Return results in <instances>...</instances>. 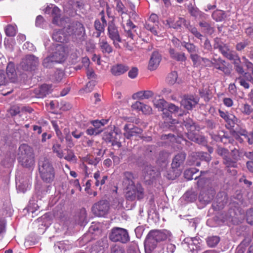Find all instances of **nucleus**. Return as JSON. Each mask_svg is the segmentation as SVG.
Wrapping results in <instances>:
<instances>
[{
    "instance_id": "46",
    "label": "nucleus",
    "mask_w": 253,
    "mask_h": 253,
    "mask_svg": "<svg viewBox=\"0 0 253 253\" xmlns=\"http://www.w3.org/2000/svg\"><path fill=\"white\" fill-rule=\"evenodd\" d=\"M128 6L131 10V11L129 12L130 17L135 19L137 17V15L135 11V5L131 2H128Z\"/></svg>"
},
{
    "instance_id": "54",
    "label": "nucleus",
    "mask_w": 253,
    "mask_h": 253,
    "mask_svg": "<svg viewBox=\"0 0 253 253\" xmlns=\"http://www.w3.org/2000/svg\"><path fill=\"white\" fill-rule=\"evenodd\" d=\"M64 158L68 161H75L76 156L72 151L68 150V154L64 157Z\"/></svg>"
},
{
    "instance_id": "27",
    "label": "nucleus",
    "mask_w": 253,
    "mask_h": 253,
    "mask_svg": "<svg viewBox=\"0 0 253 253\" xmlns=\"http://www.w3.org/2000/svg\"><path fill=\"white\" fill-rule=\"evenodd\" d=\"M144 178L146 181H151L156 176L158 175V173L155 172L150 166H147L144 170Z\"/></svg>"
},
{
    "instance_id": "62",
    "label": "nucleus",
    "mask_w": 253,
    "mask_h": 253,
    "mask_svg": "<svg viewBox=\"0 0 253 253\" xmlns=\"http://www.w3.org/2000/svg\"><path fill=\"white\" fill-rule=\"evenodd\" d=\"M65 138L66 139V141L67 143V146L72 148L74 145V144L73 142V140L72 138V136L70 135V134H68V135H66L65 136Z\"/></svg>"
},
{
    "instance_id": "49",
    "label": "nucleus",
    "mask_w": 253,
    "mask_h": 253,
    "mask_svg": "<svg viewBox=\"0 0 253 253\" xmlns=\"http://www.w3.org/2000/svg\"><path fill=\"white\" fill-rule=\"evenodd\" d=\"M196 155L202 160H205L208 162L211 160L210 155L207 153L198 152L196 153Z\"/></svg>"
},
{
    "instance_id": "39",
    "label": "nucleus",
    "mask_w": 253,
    "mask_h": 253,
    "mask_svg": "<svg viewBox=\"0 0 253 253\" xmlns=\"http://www.w3.org/2000/svg\"><path fill=\"white\" fill-rule=\"evenodd\" d=\"M17 32V27L15 25H8L5 29V33L7 36L10 37L14 36Z\"/></svg>"
},
{
    "instance_id": "8",
    "label": "nucleus",
    "mask_w": 253,
    "mask_h": 253,
    "mask_svg": "<svg viewBox=\"0 0 253 253\" xmlns=\"http://www.w3.org/2000/svg\"><path fill=\"white\" fill-rule=\"evenodd\" d=\"M39 64L38 58L33 55H27L22 59L20 67L24 71H31Z\"/></svg>"
},
{
    "instance_id": "38",
    "label": "nucleus",
    "mask_w": 253,
    "mask_h": 253,
    "mask_svg": "<svg viewBox=\"0 0 253 253\" xmlns=\"http://www.w3.org/2000/svg\"><path fill=\"white\" fill-rule=\"evenodd\" d=\"M213 18L217 21H222L225 17V14L222 10H216L212 14Z\"/></svg>"
},
{
    "instance_id": "52",
    "label": "nucleus",
    "mask_w": 253,
    "mask_h": 253,
    "mask_svg": "<svg viewBox=\"0 0 253 253\" xmlns=\"http://www.w3.org/2000/svg\"><path fill=\"white\" fill-rule=\"evenodd\" d=\"M187 28L194 35H195L196 37L200 39H201L202 35L197 31V30L195 27L190 26L189 24Z\"/></svg>"
},
{
    "instance_id": "3",
    "label": "nucleus",
    "mask_w": 253,
    "mask_h": 253,
    "mask_svg": "<svg viewBox=\"0 0 253 253\" xmlns=\"http://www.w3.org/2000/svg\"><path fill=\"white\" fill-rule=\"evenodd\" d=\"M39 169L43 180L47 182L53 180L54 177V169L48 159L44 157L40 158Z\"/></svg>"
},
{
    "instance_id": "31",
    "label": "nucleus",
    "mask_w": 253,
    "mask_h": 253,
    "mask_svg": "<svg viewBox=\"0 0 253 253\" xmlns=\"http://www.w3.org/2000/svg\"><path fill=\"white\" fill-rule=\"evenodd\" d=\"M99 47L103 53H110L112 51V47L108 43L106 40H100L99 42Z\"/></svg>"
},
{
    "instance_id": "1",
    "label": "nucleus",
    "mask_w": 253,
    "mask_h": 253,
    "mask_svg": "<svg viewBox=\"0 0 253 253\" xmlns=\"http://www.w3.org/2000/svg\"><path fill=\"white\" fill-rule=\"evenodd\" d=\"M133 179L134 177L131 172L127 171L124 173L123 183L127 189L126 196L130 201H133L136 198L140 200L144 197L143 189L140 184L135 185Z\"/></svg>"
},
{
    "instance_id": "45",
    "label": "nucleus",
    "mask_w": 253,
    "mask_h": 253,
    "mask_svg": "<svg viewBox=\"0 0 253 253\" xmlns=\"http://www.w3.org/2000/svg\"><path fill=\"white\" fill-rule=\"evenodd\" d=\"M52 124L53 127L54 128L55 131H56V133L58 136V137L61 140V141L63 140V138L62 135L61 131L60 130L57 123L56 121H52Z\"/></svg>"
},
{
    "instance_id": "22",
    "label": "nucleus",
    "mask_w": 253,
    "mask_h": 253,
    "mask_svg": "<svg viewBox=\"0 0 253 253\" xmlns=\"http://www.w3.org/2000/svg\"><path fill=\"white\" fill-rule=\"evenodd\" d=\"M167 23L169 27H172L175 29H179L182 25L186 28H188L189 22L183 18H178L175 22L172 21L171 19L167 20Z\"/></svg>"
},
{
    "instance_id": "7",
    "label": "nucleus",
    "mask_w": 253,
    "mask_h": 253,
    "mask_svg": "<svg viewBox=\"0 0 253 253\" xmlns=\"http://www.w3.org/2000/svg\"><path fill=\"white\" fill-rule=\"evenodd\" d=\"M58 49L62 53H60L58 56L55 55L54 56V59L52 58L51 56H48L44 58L42 63L44 67L50 68L53 65L54 63H60L65 60L66 55L65 48L63 46H59Z\"/></svg>"
},
{
    "instance_id": "40",
    "label": "nucleus",
    "mask_w": 253,
    "mask_h": 253,
    "mask_svg": "<svg viewBox=\"0 0 253 253\" xmlns=\"http://www.w3.org/2000/svg\"><path fill=\"white\" fill-rule=\"evenodd\" d=\"M219 242V238L217 236L209 237L207 240V242L209 246L213 247L215 246Z\"/></svg>"
},
{
    "instance_id": "13",
    "label": "nucleus",
    "mask_w": 253,
    "mask_h": 253,
    "mask_svg": "<svg viewBox=\"0 0 253 253\" xmlns=\"http://www.w3.org/2000/svg\"><path fill=\"white\" fill-rule=\"evenodd\" d=\"M45 13H51L53 17L52 22L54 24L62 26L65 22V20L60 17V10L59 8L56 6L51 5L48 6L45 9Z\"/></svg>"
},
{
    "instance_id": "15",
    "label": "nucleus",
    "mask_w": 253,
    "mask_h": 253,
    "mask_svg": "<svg viewBox=\"0 0 253 253\" xmlns=\"http://www.w3.org/2000/svg\"><path fill=\"white\" fill-rule=\"evenodd\" d=\"M219 49L222 55L230 60H236V58L239 61V58L236 53L231 50L226 44L219 45Z\"/></svg>"
},
{
    "instance_id": "48",
    "label": "nucleus",
    "mask_w": 253,
    "mask_h": 253,
    "mask_svg": "<svg viewBox=\"0 0 253 253\" xmlns=\"http://www.w3.org/2000/svg\"><path fill=\"white\" fill-rule=\"evenodd\" d=\"M95 85V83L94 81L89 82L86 85L84 88H83L81 91H84L86 93L91 92Z\"/></svg>"
},
{
    "instance_id": "10",
    "label": "nucleus",
    "mask_w": 253,
    "mask_h": 253,
    "mask_svg": "<svg viewBox=\"0 0 253 253\" xmlns=\"http://www.w3.org/2000/svg\"><path fill=\"white\" fill-rule=\"evenodd\" d=\"M200 243L196 238H186L182 242L183 247L191 253H198L200 249Z\"/></svg>"
},
{
    "instance_id": "20",
    "label": "nucleus",
    "mask_w": 253,
    "mask_h": 253,
    "mask_svg": "<svg viewBox=\"0 0 253 253\" xmlns=\"http://www.w3.org/2000/svg\"><path fill=\"white\" fill-rule=\"evenodd\" d=\"M198 99L193 96H187L182 100L181 104L184 108L190 110L198 103Z\"/></svg>"
},
{
    "instance_id": "37",
    "label": "nucleus",
    "mask_w": 253,
    "mask_h": 253,
    "mask_svg": "<svg viewBox=\"0 0 253 253\" xmlns=\"http://www.w3.org/2000/svg\"><path fill=\"white\" fill-rule=\"evenodd\" d=\"M190 57L195 66L197 67L202 65V62L203 61V58L201 57L196 53L191 54Z\"/></svg>"
},
{
    "instance_id": "43",
    "label": "nucleus",
    "mask_w": 253,
    "mask_h": 253,
    "mask_svg": "<svg viewBox=\"0 0 253 253\" xmlns=\"http://www.w3.org/2000/svg\"><path fill=\"white\" fill-rule=\"evenodd\" d=\"M238 119L233 115L230 114L228 116L227 119L225 121L230 126V127H233L237 123Z\"/></svg>"
},
{
    "instance_id": "23",
    "label": "nucleus",
    "mask_w": 253,
    "mask_h": 253,
    "mask_svg": "<svg viewBox=\"0 0 253 253\" xmlns=\"http://www.w3.org/2000/svg\"><path fill=\"white\" fill-rule=\"evenodd\" d=\"M6 74L8 79L11 82H15L17 80V74L16 72L14 65L13 63H9L6 68Z\"/></svg>"
},
{
    "instance_id": "61",
    "label": "nucleus",
    "mask_w": 253,
    "mask_h": 253,
    "mask_svg": "<svg viewBox=\"0 0 253 253\" xmlns=\"http://www.w3.org/2000/svg\"><path fill=\"white\" fill-rule=\"evenodd\" d=\"M92 125L94 128H96L98 130H101L102 131V127L104 125V124L101 121L96 120L92 122Z\"/></svg>"
},
{
    "instance_id": "60",
    "label": "nucleus",
    "mask_w": 253,
    "mask_h": 253,
    "mask_svg": "<svg viewBox=\"0 0 253 253\" xmlns=\"http://www.w3.org/2000/svg\"><path fill=\"white\" fill-rule=\"evenodd\" d=\"M179 108L173 104H168L167 103V111H169L171 113H174L178 111Z\"/></svg>"
},
{
    "instance_id": "16",
    "label": "nucleus",
    "mask_w": 253,
    "mask_h": 253,
    "mask_svg": "<svg viewBox=\"0 0 253 253\" xmlns=\"http://www.w3.org/2000/svg\"><path fill=\"white\" fill-rule=\"evenodd\" d=\"M161 61V55L157 51L152 53L149 60L148 68L150 70H155L159 66Z\"/></svg>"
},
{
    "instance_id": "28",
    "label": "nucleus",
    "mask_w": 253,
    "mask_h": 253,
    "mask_svg": "<svg viewBox=\"0 0 253 253\" xmlns=\"http://www.w3.org/2000/svg\"><path fill=\"white\" fill-rule=\"evenodd\" d=\"M51 86L48 84H43L36 90V96L38 98H43L50 92Z\"/></svg>"
},
{
    "instance_id": "42",
    "label": "nucleus",
    "mask_w": 253,
    "mask_h": 253,
    "mask_svg": "<svg viewBox=\"0 0 253 253\" xmlns=\"http://www.w3.org/2000/svg\"><path fill=\"white\" fill-rule=\"evenodd\" d=\"M240 110L242 113L247 115H250L253 111V109L250 105L247 104H243L241 107Z\"/></svg>"
},
{
    "instance_id": "18",
    "label": "nucleus",
    "mask_w": 253,
    "mask_h": 253,
    "mask_svg": "<svg viewBox=\"0 0 253 253\" xmlns=\"http://www.w3.org/2000/svg\"><path fill=\"white\" fill-rule=\"evenodd\" d=\"M33 153V151L31 147L27 144H23L19 146L18 149L17 153L18 160Z\"/></svg>"
},
{
    "instance_id": "11",
    "label": "nucleus",
    "mask_w": 253,
    "mask_h": 253,
    "mask_svg": "<svg viewBox=\"0 0 253 253\" xmlns=\"http://www.w3.org/2000/svg\"><path fill=\"white\" fill-rule=\"evenodd\" d=\"M109 209V204L106 201L102 200L95 203L92 207L93 213L97 216H104Z\"/></svg>"
},
{
    "instance_id": "63",
    "label": "nucleus",
    "mask_w": 253,
    "mask_h": 253,
    "mask_svg": "<svg viewBox=\"0 0 253 253\" xmlns=\"http://www.w3.org/2000/svg\"><path fill=\"white\" fill-rule=\"evenodd\" d=\"M138 75V69L136 68H132L128 72V77L131 79L135 78Z\"/></svg>"
},
{
    "instance_id": "25",
    "label": "nucleus",
    "mask_w": 253,
    "mask_h": 253,
    "mask_svg": "<svg viewBox=\"0 0 253 253\" xmlns=\"http://www.w3.org/2000/svg\"><path fill=\"white\" fill-rule=\"evenodd\" d=\"M167 102L163 99H156L153 100V104L154 106L158 109L160 111H163L165 114L168 117L169 114L166 115L167 111Z\"/></svg>"
},
{
    "instance_id": "17",
    "label": "nucleus",
    "mask_w": 253,
    "mask_h": 253,
    "mask_svg": "<svg viewBox=\"0 0 253 253\" xmlns=\"http://www.w3.org/2000/svg\"><path fill=\"white\" fill-rule=\"evenodd\" d=\"M65 29L61 30H55L52 34V39L53 40L60 42H66L68 39V36L70 35V32L66 34L64 32Z\"/></svg>"
},
{
    "instance_id": "59",
    "label": "nucleus",
    "mask_w": 253,
    "mask_h": 253,
    "mask_svg": "<svg viewBox=\"0 0 253 253\" xmlns=\"http://www.w3.org/2000/svg\"><path fill=\"white\" fill-rule=\"evenodd\" d=\"M101 132V130H98L94 127H89L86 130V133L90 135H97Z\"/></svg>"
},
{
    "instance_id": "55",
    "label": "nucleus",
    "mask_w": 253,
    "mask_h": 253,
    "mask_svg": "<svg viewBox=\"0 0 253 253\" xmlns=\"http://www.w3.org/2000/svg\"><path fill=\"white\" fill-rule=\"evenodd\" d=\"M196 169H191L185 170L184 172V176L188 180L193 179L192 175L196 173Z\"/></svg>"
},
{
    "instance_id": "32",
    "label": "nucleus",
    "mask_w": 253,
    "mask_h": 253,
    "mask_svg": "<svg viewBox=\"0 0 253 253\" xmlns=\"http://www.w3.org/2000/svg\"><path fill=\"white\" fill-rule=\"evenodd\" d=\"M135 27V25L130 20H128L127 21L126 26H123V28L126 32V35L127 37L130 38L131 39H133V34L131 32V29Z\"/></svg>"
},
{
    "instance_id": "12",
    "label": "nucleus",
    "mask_w": 253,
    "mask_h": 253,
    "mask_svg": "<svg viewBox=\"0 0 253 253\" xmlns=\"http://www.w3.org/2000/svg\"><path fill=\"white\" fill-rule=\"evenodd\" d=\"M32 178L30 175H26L21 178L16 177V188L18 192L24 193L29 189L31 186Z\"/></svg>"
},
{
    "instance_id": "58",
    "label": "nucleus",
    "mask_w": 253,
    "mask_h": 253,
    "mask_svg": "<svg viewBox=\"0 0 253 253\" xmlns=\"http://www.w3.org/2000/svg\"><path fill=\"white\" fill-rule=\"evenodd\" d=\"M38 209H39L38 204L32 201H30L28 210L33 213L36 211Z\"/></svg>"
},
{
    "instance_id": "24",
    "label": "nucleus",
    "mask_w": 253,
    "mask_h": 253,
    "mask_svg": "<svg viewBox=\"0 0 253 253\" xmlns=\"http://www.w3.org/2000/svg\"><path fill=\"white\" fill-rule=\"evenodd\" d=\"M213 65L215 68L222 71L226 74L230 73V71L225 65V62L224 60H222L221 58L217 59L213 58Z\"/></svg>"
},
{
    "instance_id": "29",
    "label": "nucleus",
    "mask_w": 253,
    "mask_h": 253,
    "mask_svg": "<svg viewBox=\"0 0 253 253\" xmlns=\"http://www.w3.org/2000/svg\"><path fill=\"white\" fill-rule=\"evenodd\" d=\"M128 69L127 66L123 64H118L112 68L111 72L114 75L119 76L125 73Z\"/></svg>"
},
{
    "instance_id": "19",
    "label": "nucleus",
    "mask_w": 253,
    "mask_h": 253,
    "mask_svg": "<svg viewBox=\"0 0 253 253\" xmlns=\"http://www.w3.org/2000/svg\"><path fill=\"white\" fill-rule=\"evenodd\" d=\"M124 136L127 139L141 132L140 128L132 126L131 125H126L124 127Z\"/></svg>"
},
{
    "instance_id": "30",
    "label": "nucleus",
    "mask_w": 253,
    "mask_h": 253,
    "mask_svg": "<svg viewBox=\"0 0 253 253\" xmlns=\"http://www.w3.org/2000/svg\"><path fill=\"white\" fill-rule=\"evenodd\" d=\"M150 22H147L145 23L144 27L146 29L150 31L155 36H163V33L161 32V29H160L158 27L157 28L158 30H157V28L154 25H151L149 23ZM158 26V25H157Z\"/></svg>"
},
{
    "instance_id": "26",
    "label": "nucleus",
    "mask_w": 253,
    "mask_h": 253,
    "mask_svg": "<svg viewBox=\"0 0 253 253\" xmlns=\"http://www.w3.org/2000/svg\"><path fill=\"white\" fill-rule=\"evenodd\" d=\"M19 163L26 168L32 167L35 164L34 153L18 160Z\"/></svg>"
},
{
    "instance_id": "21",
    "label": "nucleus",
    "mask_w": 253,
    "mask_h": 253,
    "mask_svg": "<svg viewBox=\"0 0 253 253\" xmlns=\"http://www.w3.org/2000/svg\"><path fill=\"white\" fill-rule=\"evenodd\" d=\"M218 153L222 156L224 159V163L228 167H233L235 168L237 166V164L234 161H232L231 160V158H229L227 156L228 154V150L224 149V148H218Z\"/></svg>"
},
{
    "instance_id": "4",
    "label": "nucleus",
    "mask_w": 253,
    "mask_h": 253,
    "mask_svg": "<svg viewBox=\"0 0 253 253\" xmlns=\"http://www.w3.org/2000/svg\"><path fill=\"white\" fill-rule=\"evenodd\" d=\"M121 137V130L118 127H114L113 130L105 132L103 138L106 141L112 142L113 146H116L118 148H120L121 146V143L119 140Z\"/></svg>"
},
{
    "instance_id": "2",
    "label": "nucleus",
    "mask_w": 253,
    "mask_h": 253,
    "mask_svg": "<svg viewBox=\"0 0 253 253\" xmlns=\"http://www.w3.org/2000/svg\"><path fill=\"white\" fill-rule=\"evenodd\" d=\"M170 236V232L166 230L151 231L148 234L144 243L146 253H151L156 247L158 242L169 239Z\"/></svg>"
},
{
    "instance_id": "35",
    "label": "nucleus",
    "mask_w": 253,
    "mask_h": 253,
    "mask_svg": "<svg viewBox=\"0 0 253 253\" xmlns=\"http://www.w3.org/2000/svg\"><path fill=\"white\" fill-rule=\"evenodd\" d=\"M52 150L53 153L56 154V156L59 158L64 157L63 151L61 149V146L58 143H55L53 145Z\"/></svg>"
},
{
    "instance_id": "36",
    "label": "nucleus",
    "mask_w": 253,
    "mask_h": 253,
    "mask_svg": "<svg viewBox=\"0 0 253 253\" xmlns=\"http://www.w3.org/2000/svg\"><path fill=\"white\" fill-rule=\"evenodd\" d=\"M105 25L101 23L99 20H96L94 22V27L95 29L98 31L96 37H99L100 36L101 32H103L104 30Z\"/></svg>"
},
{
    "instance_id": "53",
    "label": "nucleus",
    "mask_w": 253,
    "mask_h": 253,
    "mask_svg": "<svg viewBox=\"0 0 253 253\" xmlns=\"http://www.w3.org/2000/svg\"><path fill=\"white\" fill-rule=\"evenodd\" d=\"M141 111L145 114H150L152 112V109L150 106L142 103Z\"/></svg>"
},
{
    "instance_id": "41",
    "label": "nucleus",
    "mask_w": 253,
    "mask_h": 253,
    "mask_svg": "<svg viewBox=\"0 0 253 253\" xmlns=\"http://www.w3.org/2000/svg\"><path fill=\"white\" fill-rule=\"evenodd\" d=\"M178 77L177 74L176 72H172L167 77V82L169 84H173L177 81Z\"/></svg>"
},
{
    "instance_id": "56",
    "label": "nucleus",
    "mask_w": 253,
    "mask_h": 253,
    "mask_svg": "<svg viewBox=\"0 0 253 253\" xmlns=\"http://www.w3.org/2000/svg\"><path fill=\"white\" fill-rule=\"evenodd\" d=\"M200 25L201 27L204 28V30L206 31V32L211 34L213 32V29L210 26V25L206 22H201L200 24Z\"/></svg>"
},
{
    "instance_id": "33",
    "label": "nucleus",
    "mask_w": 253,
    "mask_h": 253,
    "mask_svg": "<svg viewBox=\"0 0 253 253\" xmlns=\"http://www.w3.org/2000/svg\"><path fill=\"white\" fill-rule=\"evenodd\" d=\"M69 248V246L65 241L57 242L54 245V249L56 252L58 251H60L61 252H62V251L64 252L68 250Z\"/></svg>"
},
{
    "instance_id": "14",
    "label": "nucleus",
    "mask_w": 253,
    "mask_h": 253,
    "mask_svg": "<svg viewBox=\"0 0 253 253\" xmlns=\"http://www.w3.org/2000/svg\"><path fill=\"white\" fill-rule=\"evenodd\" d=\"M108 33L109 38L113 41L114 46L120 48L119 42H121L118 29L113 23L110 24L108 27Z\"/></svg>"
},
{
    "instance_id": "64",
    "label": "nucleus",
    "mask_w": 253,
    "mask_h": 253,
    "mask_svg": "<svg viewBox=\"0 0 253 253\" xmlns=\"http://www.w3.org/2000/svg\"><path fill=\"white\" fill-rule=\"evenodd\" d=\"M112 253H124V250L122 247L115 245L112 248Z\"/></svg>"
},
{
    "instance_id": "9",
    "label": "nucleus",
    "mask_w": 253,
    "mask_h": 253,
    "mask_svg": "<svg viewBox=\"0 0 253 253\" xmlns=\"http://www.w3.org/2000/svg\"><path fill=\"white\" fill-rule=\"evenodd\" d=\"M184 123L188 130L187 135L189 139L199 144L202 143L205 141L204 137L192 132V131L195 129V126L191 120L189 119L187 122H184Z\"/></svg>"
},
{
    "instance_id": "57",
    "label": "nucleus",
    "mask_w": 253,
    "mask_h": 253,
    "mask_svg": "<svg viewBox=\"0 0 253 253\" xmlns=\"http://www.w3.org/2000/svg\"><path fill=\"white\" fill-rule=\"evenodd\" d=\"M247 221L250 224H253V209H250L247 212Z\"/></svg>"
},
{
    "instance_id": "6",
    "label": "nucleus",
    "mask_w": 253,
    "mask_h": 253,
    "mask_svg": "<svg viewBox=\"0 0 253 253\" xmlns=\"http://www.w3.org/2000/svg\"><path fill=\"white\" fill-rule=\"evenodd\" d=\"M185 159V155L183 153L178 154L175 156L171 164L172 170L170 171V173H168L166 175L168 178L173 179L180 174V171L178 170H176L175 169L183 163Z\"/></svg>"
},
{
    "instance_id": "50",
    "label": "nucleus",
    "mask_w": 253,
    "mask_h": 253,
    "mask_svg": "<svg viewBox=\"0 0 253 253\" xmlns=\"http://www.w3.org/2000/svg\"><path fill=\"white\" fill-rule=\"evenodd\" d=\"M125 6L121 1L117 0V10L121 14L124 13L126 14V11L124 10Z\"/></svg>"
},
{
    "instance_id": "5",
    "label": "nucleus",
    "mask_w": 253,
    "mask_h": 253,
    "mask_svg": "<svg viewBox=\"0 0 253 253\" xmlns=\"http://www.w3.org/2000/svg\"><path fill=\"white\" fill-rule=\"evenodd\" d=\"M109 238L113 242H127L129 240L127 231L122 228L116 227L112 230Z\"/></svg>"
},
{
    "instance_id": "47",
    "label": "nucleus",
    "mask_w": 253,
    "mask_h": 253,
    "mask_svg": "<svg viewBox=\"0 0 253 253\" xmlns=\"http://www.w3.org/2000/svg\"><path fill=\"white\" fill-rule=\"evenodd\" d=\"M185 47L191 54H196L198 52V48L192 43H186Z\"/></svg>"
},
{
    "instance_id": "34",
    "label": "nucleus",
    "mask_w": 253,
    "mask_h": 253,
    "mask_svg": "<svg viewBox=\"0 0 253 253\" xmlns=\"http://www.w3.org/2000/svg\"><path fill=\"white\" fill-rule=\"evenodd\" d=\"M135 95L140 99H148L153 95V92L150 90H145L138 92Z\"/></svg>"
},
{
    "instance_id": "44",
    "label": "nucleus",
    "mask_w": 253,
    "mask_h": 253,
    "mask_svg": "<svg viewBox=\"0 0 253 253\" xmlns=\"http://www.w3.org/2000/svg\"><path fill=\"white\" fill-rule=\"evenodd\" d=\"M21 105H14L11 107L9 110V113L12 116H15L21 112Z\"/></svg>"
},
{
    "instance_id": "51",
    "label": "nucleus",
    "mask_w": 253,
    "mask_h": 253,
    "mask_svg": "<svg viewBox=\"0 0 253 253\" xmlns=\"http://www.w3.org/2000/svg\"><path fill=\"white\" fill-rule=\"evenodd\" d=\"M84 32V29L83 25L81 23L76 24V29L74 31L75 35H81Z\"/></svg>"
}]
</instances>
